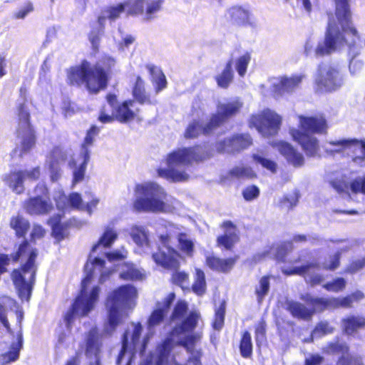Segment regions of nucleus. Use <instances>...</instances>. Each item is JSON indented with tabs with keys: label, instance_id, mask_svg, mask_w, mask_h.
I'll use <instances>...</instances> for the list:
<instances>
[{
	"label": "nucleus",
	"instance_id": "obj_12",
	"mask_svg": "<svg viewBox=\"0 0 365 365\" xmlns=\"http://www.w3.org/2000/svg\"><path fill=\"white\" fill-rule=\"evenodd\" d=\"M108 106L113 108L110 114L108 109L104 106L98 116V120L103 123H109L114 120L120 123H128L138 118L139 109L133 101H125L121 104H117V98L115 95L107 96Z\"/></svg>",
	"mask_w": 365,
	"mask_h": 365
},
{
	"label": "nucleus",
	"instance_id": "obj_32",
	"mask_svg": "<svg viewBox=\"0 0 365 365\" xmlns=\"http://www.w3.org/2000/svg\"><path fill=\"white\" fill-rule=\"evenodd\" d=\"M174 299L175 294L170 293L163 302H158L156 304L155 310L153 312L148 319V324L149 331H151V329L153 327L158 325L163 321Z\"/></svg>",
	"mask_w": 365,
	"mask_h": 365
},
{
	"label": "nucleus",
	"instance_id": "obj_28",
	"mask_svg": "<svg viewBox=\"0 0 365 365\" xmlns=\"http://www.w3.org/2000/svg\"><path fill=\"white\" fill-rule=\"evenodd\" d=\"M328 354H341L338 363L339 365H363L362 359L349 354V346L344 343H331L324 348Z\"/></svg>",
	"mask_w": 365,
	"mask_h": 365
},
{
	"label": "nucleus",
	"instance_id": "obj_10",
	"mask_svg": "<svg viewBox=\"0 0 365 365\" xmlns=\"http://www.w3.org/2000/svg\"><path fill=\"white\" fill-rule=\"evenodd\" d=\"M163 3V0H128L125 4H121L105 11L98 21L102 24L106 18L111 20L116 19L123 12L125 6L128 14H143L144 19L148 21L155 17V14L160 10Z\"/></svg>",
	"mask_w": 365,
	"mask_h": 365
},
{
	"label": "nucleus",
	"instance_id": "obj_5",
	"mask_svg": "<svg viewBox=\"0 0 365 365\" xmlns=\"http://www.w3.org/2000/svg\"><path fill=\"white\" fill-rule=\"evenodd\" d=\"M133 208L138 212H172L176 200L168 195L164 187L155 182L148 181L135 187Z\"/></svg>",
	"mask_w": 365,
	"mask_h": 365
},
{
	"label": "nucleus",
	"instance_id": "obj_44",
	"mask_svg": "<svg viewBox=\"0 0 365 365\" xmlns=\"http://www.w3.org/2000/svg\"><path fill=\"white\" fill-rule=\"evenodd\" d=\"M14 304V301L9 297H3L0 299V322L7 329L8 332H12L14 330L11 329L6 319L7 307H11Z\"/></svg>",
	"mask_w": 365,
	"mask_h": 365
},
{
	"label": "nucleus",
	"instance_id": "obj_50",
	"mask_svg": "<svg viewBox=\"0 0 365 365\" xmlns=\"http://www.w3.org/2000/svg\"><path fill=\"white\" fill-rule=\"evenodd\" d=\"M251 60V55L246 52L240 56L235 61V68L240 76H244L248 64Z\"/></svg>",
	"mask_w": 365,
	"mask_h": 365
},
{
	"label": "nucleus",
	"instance_id": "obj_35",
	"mask_svg": "<svg viewBox=\"0 0 365 365\" xmlns=\"http://www.w3.org/2000/svg\"><path fill=\"white\" fill-rule=\"evenodd\" d=\"M129 235L138 247L145 250L150 247L148 232L144 227L137 225L132 226L130 228Z\"/></svg>",
	"mask_w": 365,
	"mask_h": 365
},
{
	"label": "nucleus",
	"instance_id": "obj_23",
	"mask_svg": "<svg viewBox=\"0 0 365 365\" xmlns=\"http://www.w3.org/2000/svg\"><path fill=\"white\" fill-rule=\"evenodd\" d=\"M242 106V103L239 99H235L226 103H220L217 106V113L213 114L211 124L215 128L222 124L228 118L238 113Z\"/></svg>",
	"mask_w": 365,
	"mask_h": 365
},
{
	"label": "nucleus",
	"instance_id": "obj_29",
	"mask_svg": "<svg viewBox=\"0 0 365 365\" xmlns=\"http://www.w3.org/2000/svg\"><path fill=\"white\" fill-rule=\"evenodd\" d=\"M67 157V153L60 148H55L47 160L48 170L51 182H57L62 175L61 165Z\"/></svg>",
	"mask_w": 365,
	"mask_h": 365
},
{
	"label": "nucleus",
	"instance_id": "obj_6",
	"mask_svg": "<svg viewBox=\"0 0 365 365\" xmlns=\"http://www.w3.org/2000/svg\"><path fill=\"white\" fill-rule=\"evenodd\" d=\"M206 157L202 147L179 148L166 157L167 168H159L158 175L172 182H184L189 179L187 168L193 163L201 161Z\"/></svg>",
	"mask_w": 365,
	"mask_h": 365
},
{
	"label": "nucleus",
	"instance_id": "obj_37",
	"mask_svg": "<svg viewBox=\"0 0 365 365\" xmlns=\"http://www.w3.org/2000/svg\"><path fill=\"white\" fill-rule=\"evenodd\" d=\"M117 238L118 233L113 227H106L98 242L93 246L92 252H95L100 246L110 247Z\"/></svg>",
	"mask_w": 365,
	"mask_h": 365
},
{
	"label": "nucleus",
	"instance_id": "obj_58",
	"mask_svg": "<svg viewBox=\"0 0 365 365\" xmlns=\"http://www.w3.org/2000/svg\"><path fill=\"white\" fill-rule=\"evenodd\" d=\"M346 281L343 278H337L329 283L324 285V287L329 291L338 292L342 291L346 287Z\"/></svg>",
	"mask_w": 365,
	"mask_h": 365
},
{
	"label": "nucleus",
	"instance_id": "obj_59",
	"mask_svg": "<svg viewBox=\"0 0 365 365\" xmlns=\"http://www.w3.org/2000/svg\"><path fill=\"white\" fill-rule=\"evenodd\" d=\"M172 280L183 288L184 286L188 285L189 275L185 272L177 271L173 274Z\"/></svg>",
	"mask_w": 365,
	"mask_h": 365
},
{
	"label": "nucleus",
	"instance_id": "obj_17",
	"mask_svg": "<svg viewBox=\"0 0 365 365\" xmlns=\"http://www.w3.org/2000/svg\"><path fill=\"white\" fill-rule=\"evenodd\" d=\"M98 132L99 129L96 126H92L87 132L82 145L81 153L71 156L68 165L71 168H75L73 170V183H77L83 179L86 165L89 160V154L86 147L92 145Z\"/></svg>",
	"mask_w": 365,
	"mask_h": 365
},
{
	"label": "nucleus",
	"instance_id": "obj_11",
	"mask_svg": "<svg viewBox=\"0 0 365 365\" xmlns=\"http://www.w3.org/2000/svg\"><path fill=\"white\" fill-rule=\"evenodd\" d=\"M143 327L140 323H131L128 327L123 338V346L117 358L118 365L125 364L130 365L135 352L144 351L148 339V334L140 340Z\"/></svg>",
	"mask_w": 365,
	"mask_h": 365
},
{
	"label": "nucleus",
	"instance_id": "obj_36",
	"mask_svg": "<svg viewBox=\"0 0 365 365\" xmlns=\"http://www.w3.org/2000/svg\"><path fill=\"white\" fill-rule=\"evenodd\" d=\"M214 125L211 124V119L205 126H202L198 120H193L186 128L185 137L186 138H192L202 133H209L215 128Z\"/></svg>",
	"mask_w": 365,
	"mask_h": 365
},
{
	"label": "nucleus",
	"instance_id": "obj_64",
	"mask_svg": "<svg viewBox=\"0 0 365 365\" xmlns=\"http://www.w3.org/2000/svg\"><path fill=\"white\" fill-rule=\"evenodd\" d=\"M339 257L338 254H336L330 257L329 262L324 264L323 267L327 269H335L339 267Z\"/></svg>",
	"mask_w": 365,
	"mask_h": 365
},
{
	"label": "nucleus",
	"instance_id": "obj_38",
	"mask_svg": "<svg viewBox=\"0 0 365 365\" xmlns=\"http://www.w3.org/2000/svg\"><path fill=\"white\" fill-rule=\"evenodd\" d=\"M235 263L234 259H221L215 256H207L206 264L212 269L219 272H227L231 269Z\"/></svg>",
	"mask_w": 365,
	"mask_h": 365
},
{
	"label": "nucleus",
	"instance_id": "obj_33",
	"mask_svg": "<svg viewBox=\"0 0 365 365\" xmlns=\"http://www.w3.org/2000/svg\"><path fill=\"white\" fill-rule=\"evenodd\" d=\"M302 299L312 305L317 311L340 307L339 297H332L329 299L314 298L309 294H307L306 296L302 297Z\"/></svg>",
	"mask_w": 365,
	"mask_h": 365
},
{
	"label": "nucleus",
	"instance_id": "obj_42",
	"mask_svg": "<svg viewBox=\"0 0 365 365\" xmlns=\"http://www.w3.org/2000/svg\"><path fill=\"white\" fill-rule=\"evenodd\" d=\"M206 288L207 285L205 273L201 269L196 268L192 290L197 295L202 296L205 293Z\"/></svg>",
	"mask_w": 365,
	"mask_h": 365
},
{
	"label": "nucleus",
	"instance_id": "obj_52",
	"mask_svg": "<svg viewBox=\"0 0 365 365\" xmlns=\"http://www.w3.org/2000/svg\"><path fill=\"white\" fill-rule=\"evenodd\" d=\"M334 328L327 322H319L312 331V338H320L326 334H331Z\"/></svg>",
	"mask_w": 365,
	"mask_h": 365
},
{
	"label": "nucleus",
	"instance_id": "obj_7",
	"mask_svg": "<svg viewBox=\"0 0 365 365\" xmlns=\"http://www.w3.org/2000/svg\"><path fill=\"white\" fill-rule=\"evenodd\" d=\"M176 228L170 225L168 233L160 236V246L152 257L157 265L164 269H177L179 265L180 254L170 246V238L176 234ZM177 238L180 250L187 257H192L195 251V242L190 235L185 232H178Z\"/></svg>",
	"mask_w": 365,
	"mask_h": 365
},
{
	"label": "nucleus",
	"instance_id": "obj_8",
	"mask_svg": "<svg viewBox=\"0 0 365 365\" xmlns=\"http://www.w3.org/2000/svg\"><path fill=\"white\" fill-rule=\"evenodd\" d=\"M115 64V60L110 56L103 57L94 66L84 61L81 65L71 68L68 73V78L71 84L86 83L87 88L93 93L103 88L107 83V74L103 68L110 69Z\"/></svg>",
	"mask_w": 365,
	"mask_h": 365
},
{
	"label": "nucleus",
	"instance_id": "obj_9",
	"mask_svg": "<svg viewBox=\"0 0 365 365\" xmlns=\"http://www.w3.org/2000/svg\"><path fill=\"white\" fill-rule=\"evenodd\" d=\"M298 120L300 130L290 128V135L301 145L307 156H317L320 147L318 139L313 134H322L327 131V125L325 119L321 115H299Z\"/></svg>",
	"mask_w": 365,
	"mask_h": 365
},
{
	"label": "nucleus",
	"instance_id": "obj_13",
	"mask_svg": "<svg viewBox=\"0 0 365 365\" xmlns=\"http://www.w3.org/2000/svg\"><path fill=\"white\" fill-rule=\"evenodd\" d=\"M18 145L16 152L19 155L28 153L35 145L34 130L30 123V113L25 103H20L16 108Z\"/></svg>",
	"mask_w": 365,
	"mask_h": 365
},
{
	"label": "nucleus",
	"instance_id": "obj_46",
	"mask_svg": "<svg viewBox=\"0 0 365 365\" xmlns=\"http://www.w3.org/2000/svg\"><path fill=\"white\" fill-rule=\"evenodd\" d=\"M232 64L231 62H229L222 72L216 76L217 85L221 88L228 87L232 80Z\"/></svg>",
	"mask_w": 365,
	"mask_h": 365
},
{
	"label": "nucleus",
	"instance_id": "obj_55",
	"mask_svg": "<svg viewBox=\"0 0 365 365\" xmlns=\"http://www.w3.org/2000/svg\"><path fill=\"white\" fill-rule=\"evenodd\" d=\"M128 252L123 247L106 254V257L110 263L115 264L126 258Z\"/></svg>",
	"mask_w": 365,
	"mask_h": 365
},
{
	"label": "nucleus",
	"instance_id": "obj_60",
	"mask_svg": "<svg viewBox=\"0 0 365 365\" xmlns=\"http://www.w3.org/2000/svg\"><path fill=\"white\" fill-rule=\"evenodd\" d=\"M364 61L361 59L353 58L349 63V71L351 75L359 74L363 69Z\"/></svg>",
	"mask_w": 365,
	"mask_h": 365
},
{
	"label": "nucleus",
	"instance_id": "obj_30",
	"mask_svg": "<svg viewBox=\"0 0 365 365\" xmlns=\"http://www.w3.org/2000/svg\"><path fill=\"white\" fill-rule=\"evenodd\" d=\"M332 187L339 193L357 194L362 193L365 195V176L359 177L348 183L344 179H336L330 182Z\"/></svg>",
	"mask_w": 365,
	"mask_h": 365
},
{
	"label": "nucleus",
	"instance_id": "obj_18",
	"mask_svg": "<svg viewBox=\"0 0 365 365\" xmlns=\"http://www.w3.org/2000/svg\"><path fill=\"white\" fill-rule=\"evenodd\" d=\"M41 175L39 166L26 170H15L5 174L3 177L4 184L14 193L23 194L25 191V180H37Z\"/></svg>",
	"mask_w": 365,
	"mask_h": 365
},
{
	"label": "nucleus",
	"instance_id": "obj_43",
	"mask_svg": "<svg viewBox=\"0 0 365 365\" xmlns=\"http://www.w3.org/2000/svg\"><path fill=\"white\" fill-rule=\"evenodd\" d=\"M288 309L294 317L304 319H309L316 311L314 309L310 310L303 304L296 302H289Z\"/></svg>",
	"mask_w": 365,
	"mask_h": 365
},
{
	"label": "nucleus",
	"instance_id": "obj_39",
	"mask_svg": "<svg viewBox=\"0 0 365 365\" xmlns=\"http://www.w3.org/2000/svg\"><path fill=\"white\" fill-rule=\"evenodd\" d=\"M365 325V319L359 317H349L342 320V329L345 334L351 335Z\"/></svg>",
	"mask_w": 365,
	"mask_h": 365
},
{
	"label": "nucleus",
	"instance_id": "obj_31",
	"mask_svg": "<svg viewBox=\"0 0 365 365\" xmlns=\"http://www.w3.org/2000/svg\"><path fill=\"white\" fill-rule=\"evenodd\" d=\"M227 18L230 21L239 26L250 25L254 26L256 25V21L250 11L242 6H233L227 11Z\"/></svg>",
	"mask_w": 365,
	"mask_h": 365
},
{
	"label": "nucleus",
	"instance_id": "obj_26",
	"mask_svg": "<svg viewBox=\"0 0 365 365\" xmlns=\"http://www.w3.org/2000/svg\"><path fill=\"white\" fill-rule=\"evenodd\" d=\"M271 145L284 156L289 164L294 167H301L304 165V158L303 155L289 143L282 140L273 141Z\"/></svg>",
	"mask_w": 365,
	"mask_h": 365
},
{
	"label": "nucleus",
	"instance_id": "obj_22",
	"mask_svg": "<svg viewBox=\"0 0 365 365\" xmlns=\"http://www.w3.org/2000/svg\"><path fill=\"white\" fill-rule=\"evenodd\" d=\"M102 342L97 328H92L86 339V354L88 365H101Z\"/></svg>",
	"mask_w": 365,
	"mask_h": 365
},
{
	"label": "nucleus",
	"instance_id": "obj_27",
	"mask_svg": "<svg viewBox=\"0 0 365 365\" xmlns=\"http://www.w3.org/2000/svg\"><path fill=\"white\" fill-rule=\"evenodd\" d=\"M56 207L59 210L68 211L71 208L83 210H85V203L81 196L77 192L66 196L63 191L59 190L54 195Z\"/></svg>",
	"mask_w": 365,
	"mask_h": 365
},
{
	"label": "nucleus",
	"instance_id": "obj_1",
	"mask_svg": "<svg viewBox=\"0 0 365 365\" xmlns=\"http://www.w3.org/2000/svg\"><path fill=\"white\" fill-rule=\"evenodd\" d=\"M187 305L178 302L171 317L174 328L159 346L140 365H202V351L198 348L202 334L193 332L200 321V314L192 312L186 315Z\"/></svg>",
	"mask_w": 365,
	"mask_h": 365
},
{
	"label": "nucleus",
	"instance_id": "obj_61",
	"mask_svg": "<svg viewBox=\"0 0 365 365\" xmlns=\"http://www.w3.org/2000/svg\"><path fill=\"white\" fill-rule=\"evenodd\" d=\"M45 234L46 231L41 225L34 224L30 234L31 241L36 242L43 238Z\"/></svg>",
	"mask_w": 365,
	"mask_h": 365
},
{
	"label": "nucleus",
	"instance_id": "obj_49",
	"mask_svg": "<svg viewBox=\"0 0 365 365\" xmlns=\"http://www.w3.org/2000/svg\"><path fill=\"white\" fill-rule=\"evenodd\" d=\"M253 160L255 163L260 164L263 168L269 170L272 173H275L277 169V163L264 156L263 154H254Z\"/></svg>",
	"mask_w": 365,
	"mask_h": 365
},
{
	"label": "nucleus",
	"instance_id": "obj_4",
	"mask_svg": "<svg viewBox=\"0 0 365 365\" xmlns=\"http://www.w3.org/2000/svg\"><path fill=\"white\" fill-rule=\"evenodd\" d=\"M138 292L131 284L120 286L110 292L106 299L107 321L103 326V334L111 335L128 313L137 304Z\"/></svg>",
	"mask_w": 365,
	"mask_h": 365
},
{
	"label": "nucleus",
	"instance_id": "obj_16",
	"mask_svg": "<svg viewBox=\"0 0 365 365\" xmlns=\"http://www.w3.org/2000/svg\"><path fill=\"white\" fill-rule=\"evenodd\" d=\"M281 123V116L270 109H265L260 113L253 115L249 121L250 126L255 127L264 137L277 134Z\"/></svg>",
	"mask_w": 365,
	"mask_h": 365
},
{
	"label": "nucleus",
	"instance_id": "obj_45",
	"mask_svg": "<svg viewBox=\"0 0 365 365\" xmlns=\"http://www.w3.org/2000/svg\"><path fill=\"white\" fill-rule=\"evenodd\" d=\"M150 73L152 76V81L155 84L156 92H159L166 87L167 81L163 72L153 66L148 67Z\"/></svg>",
	"mask_w": 365,
	"mask_h": 365
},
{
	"label": "nucleus",
	"instance_id": "obj_34",
	"mask_svg": "<svg viewBox=\"0 0 365 365\" xmlns=\"http://www.w3.org/2000/svg\"><path fill=\"white\" fill-rule=\"evenodd\" d=\"M225 227V235L217 238V244L226 249H230L237 242L238 235L235 226L231 222H225L223 223Z\"/></svg>",
	"mask_w": 365,
	"mask_h": 365
},
{
	"label": "nucleus",
	"instance_id": "obj_3",
	"mask_svg": "<svg viewBox=\"0 0 365 365\" xmlns=\"http://www.w3.org/2000/svg\"><path fill=\"white\" fill-rule=\"evenodd\" d=\"M86 277L81 283L80 295L76 298L72 307V314L79 317L87 315L96 307L101 292L98 285L93 284L94 279L98 276L99 282L106 280L111 270L105 266V261L93 257L92 255L85 265Z\"/></svg>",
	"mask_w": 365,
	"mask_h": 365
},
{
	"label": "nucleus",
	"instance_id": "obj_25",
	"mask_svg": "<svg viewBox=\"0 0 365 365\" xmlns=\"http://www.w3.org/2000/svg\"><path fill=\"white\" fill-rule=\"evenodd\" d=\"M252 143L249 135H236L220 141L217 149L220 152L234 153L247 148Z\"/></svg>",
	"mask_w": 365,
	"mask_h": 365
},
{
	"label": "nucleus",
	"instance_id": "obj_14",
	"mask_svg": "<svg viewBox=\"0 0 365 365\" xmlns=\"http://www.w3.org/2000/svg\"><path fill=\"white\" fill-rule=\"evenodd\" d=\"M344 81V74L337 68L323 65L315 74L313 88L317 93H331L339 90Z\"/></svg>",
	"mask_w": 365,
	"mask_h": 365
},
{
	"label": "nucleus",
	"instance_id": "obj_63",
	"mask_svg": "<svg viewBox=\"0 0 365 365\" xmlns=\"http://www.w3.org/2000/svg\"><path fill=\"white\" fill-rule=\"evenodd\" d=\"M292 249V243L286 242L279 250L277 248H272V254L275 253V257L279 259H282L284 257V252H285V250H291Z\"/></svg>",
	"mask_w": 365,
	"mask_h": 365
},
{
	"label": "nucleus",
	"instance_id": "obj_56",
	"mask_svg": "<svg viewBox=\"0 0 365 365\" xmlns=\"http://www.w3.org/2000/svg\"><path fill=\"white\" fill-rule=\"evenodd\" d=\"M231 173L233 175L240 178H252L255 176V173L252 170V169L250 167L245 165H240L235 167V168L232 169Z\"/></svg>",
	"mask_w": 365,
	"mask_h": 365
},
{
	"label": "nucleus",
	"instance_id": "obj_24",
	"mask_svg": "<svg viewBox=\"0 0 365 365\" xmlns=\"http://www.w3.org/2000/svg\"><path fill=\"white\" fill-rule=\"evenodd\" d=\"M362 147L363 145L361 143L356 142V139L351 138L327 141L323 145L324 151L329 155H334L335 154L349 155L350 150L361 148Z\"/></svg>",
	"mask_w": 365,
	"mask_h": 365
},
{
	"label": "nucleus",
	"instance_id": "obj_62",
	"mask_svg": "<svg viewBox=\"0 0 365 365\" xmlns=\"http://www.w3.org/2000/svg\"><path fill=\"white\" fill-rule=\"evenodd\" d=\"M243 197L246 200H252L259 195V190L255 185L249 186L243 190Z\"/></svg>",
	"mask_w": 365,
	"mask_h": 365
},
{
	"label": "nucleus",
	"instance_id": "obj_53",
	"mask_svg": "<svg viewBox=\"0 0 365 365\" xmlns=\"http://www.w3.org/2000/svg\"><path fill=\"white\" fill-rule=\"evenodd\" d=\"M60 222L61 216L59 215L56 217L51 218L48 221L52 227V233L58 240L63 237V230Z\"/></svg>",
	"mask_w": 365,
	"mask_h": 365
},
{
	"label": "nucleus",
	"instance_id": "obj_51",
	"mask_svg": "<svg viewBox=\"0 0 365 365\" xmlns=\"http://www.w3.org/2000/svg\"><path fill=\"white\" fill-rule=\"evenodd\" d=\"M357 143H361L363 147L350 150L349 156L351 157L352 161L359 165H362L365 162V140H358Z\"/></svg>",
	"mask_w": 365,
	"mask_h": 365
},
{
	"label": "nucleus",
	"instance_id": "obj_57",
	"mask_svg": "<svg viewBox=\"0 0 365 365\" xmlns=\"http://www.w3.org/2000/svg\"><path fill=\"white\" fill-rule=\"evenodd\" d=\"M225 307L222 304L215 311V319L212 324L213 328L216 330H220L224 324Z\"/></svg>",
	"mask_w": 365,
	"mask_h": 365
},
{
	"label": "nucleus",
	"instance_id": "obj_15",
	"mask_svg": "<svg viewBox=\"0 0 365 365\" xmlns=\"http://www.w3.org/2000/svg\"><path fill=\"white\" fill-rule=\"evenodd\" d=\"M304 78L305 75L302 73L270 77L267 86L261 85V93L267 96L269 95L270 90V93L276 98L292 93L300 86Z\"/></svg>",
	"mask_w": 365,
	"mask_h": 365
},
{
	"label": "nucleus",
	"instance_id": "obj_54",
	"mask_svg": "<svg viewBox=\"0 0 365 365\" xmlns=\"http://www.w3.org/2000/svg\"><path fill=\"white\" fill-rule=\"evenodd\" d=\"M269 289V282L267 277H263L259 281V286L256 287V294L258 301L260 302L267 294Z\"/></svg>",
	"mask_w": 365,
	"mask_h": 365
},
{
	"label": "nucleus",
	"instance_id": "obj_40",
	"mask_svg": "<svg viewBox=\"0 0 365 365\" xmlns=\"http://www.w3.org/2000/svg\"><path fill=\"white\" fill-rule=\"evenodd\" d=\"M120 277L125 280H139L144 278L145 274L133 264H124Z\"/></svg>",
	"mask_w": 365,
	"mask_h": 365
},
{
	"label": "nucleus",
	"instance_id": "obj_47",
	"mask_svg": "<svg viewBox=\"0 0 365 365\" xmlns=\"http://www.w3.org/2000/svg\"><path fill=\"white\" fill-rule=\"evenodd\" d=\"M133 95L134 98L140 103H147L149 101L148 96L145 95L144 89V82L138 77L133 90Z\"/></svg>",
	"mask_w": 365,
	"mask_h": 365
},
{
	"label": "nucleus",
	"instance_id": "obj_48",
	"mask_svg": "<svg viewBox=\"0 0 365 365\" xmlns=\"http://www.w3.org/2000/svg\"><path fill=\"white\" fill-rule=\"evenodd\" d=\"M240 348L243 357L247 358L251 356L252 352V344L251 335L248 331L244 332Z\"/></svg>",
	"mask_w": 365,
	"mask_h": 365
},
{
	"label": "nucleus",
	"instance_id": "obj_21",
	"mask_svg": "<svg viewBox=\"0 0 365 365\" xmlns=\"http://www.w3.org/2000/svg\"><path fill=\"white\" fill-rule=\"evenodd\" d=\"M319 264L312 262L306 265L294 267L292 268H283L282 272L285 274H298L304 277L305 281L312 286L320 284L324 281V277L317 273L319 270Z\"/></svg>",
	"mask_w": 365,
	"mask_h": 365
},
{
	"label": "nucleus",
	"instance_id": "obj_41",
	"mask_svg": "<svg viewBox=\"0 0 365 365\" xmlns=\"http://www.w3.org/2000/svg\"><path fill=\"white\" fill-rule=\"evenodd\" d=\"M29 222L22 216L17 215L11 217L10 227L15 231L17 237H24L29 228Z\"/></svg>",
	"mask_w": 365,
	"mask_h": 365
},
{
	"label": "nucleus",
	"instance_id": "obj_2",
	"mask_svg": "<svg viewBox=\"0 0 365 365\" xmlns=\"http://www.w3.org/2000/svg\"><path fill=\"white\" fill-rule=\"evenodd\" d=\"M335 4L336 18L342 31H340L335 21L331 20L324 41L319 43L314 51V55L317 57L330 54L345 46H354L359 38V31L351 21L349 0H335Z\"/></svg>",
	"mask_w": 365,
	"mask_h": 365
},
{
	"label": "nucleus",
	"instance_id": "obj_20",
	"mask_svg": "<svg viewBox=\"0 0 365 365\" xmlns=\"http://www.w3.org/2000/svg\"><path fill=\"white\" fill-rule=\"evenodd\" d=\"M22 311L16 312V324L14 331L9 332L14 336L10 350L0 355V365H6L18 359L19 351L22 348L23 336L21 331Z\"/></svg>",
	"mask_w": 365,
	"mask_h": 365
},
{
	"label": "nucleus",
	"instance_id": "obj_19",
	"mask_svg": "<svg viewBox=\"0 0 365 365\" xmlns=\"http://www.w3.org/2000/svg\"><path fill=\"white\" fill-rule=\"evenodd\" d=\"M34 192L36 196L29 198L24 204L26 212L31 215H45L49 212L53 207L46 185L43 182L38 183Z\"/></svg>",
	"mask_w": 365,
	"mask_h": 365
}]
</instances>
